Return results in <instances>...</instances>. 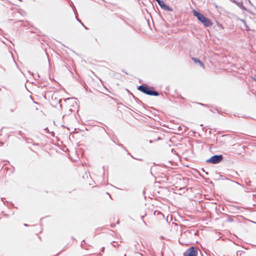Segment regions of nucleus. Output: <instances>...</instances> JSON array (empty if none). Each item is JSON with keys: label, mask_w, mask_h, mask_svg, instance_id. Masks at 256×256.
Here are the masks:
<instances>
[{"label": "nucleus", "mask_w": 256, "mask_h": 256, "mask_svg": "<svg viewBox=\"0 0 256 256\" xmlns=\"http://www.w3.org/2000/svg\"><path fill=\"white\" fill-rule=\"evenodd\" d=\"M194 16H196L198 20L200 21L205 26L208 27L212 25L210 20L205 17L202 14L196 12V10H192Z\"/></svg>", "instance_id": "f257e3e1"}, {"label": "nucleus", "mask_w": 256, "mask_h": 256, "mask_svg": "<svg viewBox=\"0 0 256 256\" xmlns=\"http://www.w3.org/2000/svg\"><path fill=\"white\" fill-rule=\"evenodd\" d=\"M138 90L147 95L154 96H158L159 95L158 92L153 90L148 87L143 85L138 86Z\"/></svg>", "instance_id": "f03ea898"}, {"label": "nucleus", "mask_w": 256, "mask_h": 256, "mask_svg": "<svg viewBox=\"0 0 256 256\" xmlns=\"http://www.w3.org/2000/svg\"><path fill=\"white\" fill-rule=\"evenodd\" d=\"M223 156L222 155H214L212 156L210 158L207 160L206 162H207L216 164L222 160Z\"/></svg>", "instance_id": "7ed1b4c3"}, {"label": "nucleus", "mask_w": 256, "mask_h": 256, "mask_svg": "<svg viewBox=\"0 0 256 256\" xmlns=\"http://www.w3.org/2000/svg\"><path fill=\"white\" fill-rule=\"evenodd\" d=\"M184 256H197L198 250L196 247L191 246L184 252Z\"/></svg>", "instance_id": "20e7f679"}, {"label": "nucleus", "mask_w": 256, "mask_h": 256, "mask_svg": "<svg viewBox=\"0 0 256 256\" xmlns=\"http://www.w3.org/2000/svg\"><path fill=\"white\" fill-rule=\"evenodd\" d=\"M161 8L169 12H172V9L169 6H167L162 0H156Z\"/></svg>", "instance_id": "39448f33"}, {"label": "nucleus", "mask_w": 256, "mask_h": 256, "mask_svg": "<svg viewBox=\"0 0 256 256\" xmlns=\"http://www.w3.org/2000/svg\"><path fill=\"white\" fill-rule=\"evenodd\" d=\"M192 60L196 64H198L200 66L204 68L203 63L199 59L195 58H192Z\"/></svg>", "instance_id": "423d86ee"}, {"label": "nucleus", "mask_w": 256, "mask_h": 256, "mask_svg": "<svg viewBox=\"0 0 256 256\" xmlns=\"http://www.w3.org/2000/svg\"><path fill=\"white\" fill-rule=\"evenodd\" d=\"M81 24H82L84 26V28L86 29H87V28H86V26H85L83 24H82V22H81Z\"/></svg>", "instance_id": "0eeeda50"}, {"label": "nucleus", "mask_w": 256, "mask_h": 256, "mask_svg": "<svg viewBox=\"0 0 256 256\" xmlns=\"http://www.w3.org/2000/svg\"><path fill=\"white\" fill-rule=\"evenodd\" d=\"M74 8H74V6H72V9H73V10L74 11Z\"/></svg>", "instance_id": "6e6552de"}, {"label": "nucleus", "mask_w": 256, "mask_h": 256, "mask_svg": "<svg viewBox=\"0 0 256 256\" xmlns=\"http://www.w3.org/2000/svg\"><path fill=\"white\" fill-rule=\"evenodd\" d=\"M20 2H22V0H19Z\"/></svg>", "instance_id": "1a4fd4ad"}]
</instances>
